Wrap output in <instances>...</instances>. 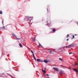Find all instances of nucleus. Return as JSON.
<instances>
[{"mask_svg": "<svg viewBox=\"0 0 78 78\" xmlns=\"http://www.w3.org/2000/svg\"><path fill=\"white\" fill-rule=\"evenodd\" d=\"M32 19V18L30 17H29L28 18H27V21H29L30 20V22H31V20Z\"/></svg>", "mask_w": 78, "mask_h": 78, "instance_id": "1", "label": "nucleus"}, {"mask_svg": "<svg viewBox=\"0 0 78 78\" xmlns=\"http://www.w3.org/2000/svg\"><path fill=\"white\" fill-rule=\"evenodd\" d=\"M53 69L57 72H59V69H58V68L53 67Z\"/></svg>", "mask_w": 78, "mask_h": 78, "instance_id": "2", "label": "nucleus"}, {"mask_svg": "<svg viewBox=\"0 0 78 78\" xmlns=\"http://www.w3.org/2000/svg\"><path fill=\"white\" fill-rule=\"evenodd\" d=\"M73 70L76 72H78V69H77L74 68L73 69Z\"/></svg>", "mask_w": 78, "mask_h": 78, "instance_id": "3", "label": "nucleus"}, {"mask_svg": "<svg viewBox=\"0 0 78 78\" xmlns=\"http://www.w3.org/2000/svg\"><path fill=\"white\" fill-rule=\"evenodd\" d=\"M12 35L13 36H14V37H16V39L17 40L20 39V38H17V37H16V35H15V34H12Z\"/></svg>", "mask_w": 78, "mask_h": 78, "instance_id": "4", "label": "nucleus"}, {"mask_svg": "<svg viewBox=\"0 0 78 78\" xmlns=\"http://www.w3.org/2000/svg\"><path fill=\"white\" fill-rule=\"evenodd\" d=\"M74 46H75V45L73 44H71L67 46V47H73Z\"/></svg>", "mask_w": 78, "mask_h": 78, "instance_id": "5", "label": "nucleus"}, {"mask_svg": "<svg viewBox=\"0 0 78 78\" xmlns=\"http://www.w3.org/2000/svg\"><path fill=\"white\" fill-rule=\"evenodd\" d=\"M59 73H60V75L61 76H62V73H63V72H62V71H60Z\"/></svg>", "mask_w": 78, "mask_h": 78, "instance_id": "6", "label": "nucleus"}, {"mask_svg": "<svg viewBox=\"0 0 78 78\" xmlns=\"http://www.w3.org/2000/svg\"><path fill=\"white\" fill-rule=\"evenodd\" d=\"M42 72H43V73H45L46 72V68H44V70H43V69H42Z\"/></svg>", "mask_w": 78, "mask_h": 78, "instance_id": "7", "label": "nucleus"}, {"mask_svg": "<svg viewBox=\"0 0 78 78\" xmlns=\"http://www.w3.org/2000/svg\"><path fill=\"white\" fill-rule=\"evenodd\" d=\"M61 51L62 52L63 51H65V49H64V48H61Z\"/></svg>", "mask_w": 78, "mask_h": 78, "instance_id": "8", "label": "nucleus"}, {"mask_svg": "<svg viewBox=\"0 0 78 78\" xmlns=\"http://www.w3.org/2000/svg\"><path fill=\"white\" fill-rule=\"evenodd\" d=\"M37 60L38 62H42V61H41V60L39 59H37Z\"/></svg>", "mask_w": 78, "mask_h": 78, "instance_id": "9", "label": "nucleus"}, {"mask_svg": "<svg viewBox=\"0 0 78 78\" xmlns=\"http://www.w3.org/2000/svg\"><path fill=\"white\" fill-rule=\"evenodd\" d=\"M44 62H45V63H48V62L47 61V60L44 59Z\"/></svg>", "mask_w": 78, "mask_h": 78, "instance_id": "10", "label": "nucleus"}, {"mask_svg": "<svg viewBox=\"0 0 78 78\" xmlns=\"http://www.w3.org/2000/svg\"><path fill=\"white\" fill-rule=\"evenodd\" d=\"M36 39H35V37H34L32 39V41L33 42H34Z\"/></svg>", "mask_w": 78, "mask_h": 78, "instance_id": "11", "label": "nucleus"}, {"mask_svg": "<svg viewBox=\"0 0 78 78\" xmlns=\"http://www.w3.org/2000/svg\"><path fill=\"white\" fill-rule=\"evenodd\" d=\"M19 45H20V47H23V46H22V44L20 43L19 44Z\"/></svg>", "mask_w": 78, "mask_h": 78, "instance_id": "12", "label": "nucleus"}, {"mask_svg": "<svg viewBox=\"0 0 78 78\" xmlns=\"http://www.w3.org/2000/svg\"><path fill=\"white\" fill-rule=\"evenodd\" d=\"M3 14V12H2V10L0 11V14Z\"/></svg>", "mask_w": 78, "mask_h": 78, "instance_id": "13", "label": "nucleus"}, {"mask_svg": "<svg viewBox=\"0 0 78 78\" xmlns=\"http://www.w3.org/2000/svg\"><path fill=\"white\" fill-rule=\"evenodd\" d=\"M52 31L53 32H55V31H56V29H53Z\"/></svg>", "mask_w": 78, "mask_h": 78, "instance_id": "14", "label": "nucleus"}, {"mask_svg": "<svg viewBox=\"0 0 78 78\" xmlns=\"http://www.w3.org/2000/svg\"><path fill=\"white\" fill-rule=\"evenodd\" d=\"M47 11H48V12L50 11V9H48V8H47Z\"/></svg>", "mask_w": 78, "mask_h": 78, "instance_id": "15", "label": "nucleus"}, {"mask_svg": "<svg viewBox=\"0 0 78 78\" xmlns=\"http://www.w3.org/2000/svg\"><path fill=\"white\" fill-rule=\"evenodd\" d=\"M3 22H4V20H2V25H4Z\"/></svg>", "mask_w": 78, "mask_h": 78, "instance_id": "16", "label": "nucleus"}, {"mask_svg": "<svg viewBox=\"0 0 78 78\" xmlns=\"http://www.w3.org/2000/svg\"><path fill=\"white\" fill-rule=\"evenodd\" d=\"M59 60H60V61H63V60H62V58H59Z\"/></svg>", "mask_w": 78, "mask_h": 78, "instance_id": "17", "label": "nucleus"}, {"mask_svg": "<svg viewBox=\"0 0 78 78\" xmlns=\"http://www.w3.org/2000/svg\"><path fill=\"white\" fill-rule=\"evenodd\" d=\"M53 53V51H50V54H51Z\"/></svg>", "mask_w": 78, "mask_h": 78, "instance_id": "18", "label": "nucleus"}, {"mask_svg": "<svg viewBox=\"0 0 78 78\" xmlns=\"http://www.w3.org/2000/svg\"><path fill=\"white\" fill-rule=\"evenodd\" d=\"M2 28V29H5V26H3Z\"/></svg>", "mask_w": 78, "mask_h": 78, "instance_id": "19", "label": "nucleus"}, {"mask_svg": "<svg viewBox=\"0 0 78 78\" xmlns=\"http://www.w3.org/2000/svg\"><path fill=\"white\" fill-rule=\"evenodd\" d=\"M33 57L34 58H35V57L34 56V53H33Z\"/></svg>", "mask_w": 78, "mask_h": 78, "instance_id": "20", "label": "nucleus"}, {"mask_svg": "<svg viewBox=\"0 0 78 78\" xmlns=\"http://www.w3.org/2000/svg\"><path fill=\"white\" fill-rule=\"evenodd\" d=\"M75 65L76 66H77L78 65V63H75Z\"/></svg>", "mask_w": 78, "mask_h": 78, "instance_id": "21", "label": "nucleus"}, {"mask_svg": "<svg viewBox=\"0 0 78 78\" xmlns=\"http://www.w3.org/2000/svg\"><path fill=\"white\" fill-rule=\"evenodd\" d=\"M66 47H68V48H71V46H66Z\"/></svg>", "mask_w": 78, "mask_h": 78, "instance_id": "22", "label": "nucleus"}, {"mask_svg": "<svg viewBox=\"0 0 78 78\" xmlns=\"http://www.w3.org/2000/svg\"><path fill=\"white\" fill-rule=\"evenodd\" d=\"M72 36L73 37V38H75V36L74 35H72Z\"/></svg>", "mask_w": 78, "mask_h": 78, "instance_id": "23", "label": "nucleus"}, {"mask_svg": "<svg viewBox=\"0 0 78 78\" xmlns=\"http://www.w3.org/2000/svg\"><path fill=\"white\" fill-rule=\"evenodd\" d=\"M69 55H70L71 54H72V52H71V53L69 52Z\"/></svg>", "mask_w": 78, "mask_h": 78, "instance_id": "24", "label": "nucleus"}, {"mask_svg": "<svg viewBox=\"0 0 78 78\" xmlns=\"http://www.w3.org/2000/svg\"><path fill=\"white\" fill-rule=\"evenodd\" d=\"M31 52H32V53H33V51H32V50H31Z\"/></svg>", "mask_w": 78, "mask_h": 78, "instance_id": "25", "label": "nucleus"}, {"mask_svg": "<svg viewBox=\"0 0 78 78\" xmlns=\"http://www.w3.org/2000/svg\"><path fill=\"white\" fill-rule=\"evenodd\" d=\"M67 37H68L69 36V34H68V35H67Z\"/></svg>", "mask_w": 78, "mask_h": 78, "instance_id": "26", "label": "nucleus"}, {"mask_svg": "<svg viewBox=\"0 0 78 78\" xmlns=\"http://www.w3.org/2000/svg\"><path fill=\"white\" fill-rule=\"evenodd\" d=\"M67 69H70V68H69L68 67H67Z\"/></svg>", "mask_w": 78, "mask_h": 78, "instance_id": "27", "label": "nucleus"}, {"mask_svg": "<svg viewBox=\"0 0 78 78\" xmlns=\"http://www.w3.org/2000/svg\"><path fill=\"white\" fill-rule=\"evenodd\" d=\"M34 59L35 61H36V58H34Z\"/></svg>", "mask_w": 78, "mask_h": 78, "instance_id": "28", "label": "nucleus"}, {"mask_svg": "<svg viewBox=\"0 0 78 78\" xmlns=\"http://www.w3.org/2000/svg\"><path fill=\"white\" fill-rule=\"evenodd\" d=\"M46 75H47V76H48L49 75H48V74H46Z\"/></svg>", "mask_w": 78, "mask_h": 78, "instance_id": "29", "label": "nucleus"}, {"mask_svg": "<svg viewBox=\"0 0 78 78\" xmlns=\"http://www.w3.org/2000/svg\"><path fill=\"white\" fill-rule=\"evenodd\" d=\"M53 66H55V65H53Z\"/></svg>", "mask_w": 78, "mask_h": 78, "instance_id": "30", "label": "nucleus"}, {"mask_svg": "<svg viewBox=\"0 0 78 78\" xmlns=\"http://www.w3.org/2000/svg\"><path fill=\"white\" fill-rule=\"evenodd\" d=\"M69 40V39H67V41H68Z\"/></svg>", "mask_w": 78, "mask_h": 78, "instance_id": "31", "label": "nucleus"}, {"mask_svg": "<svg viewBox=\"0 0 78 78\" xmlns=\"http://www.w3.org/2000/svg\"><path fill=\"white\" fill-rule=\"evenodd\" d=\"M26 47L27 48H28V47H27V46H26Z\"/></svg>", "mask_w": 78, "mask_h": 78, "instance_id": "32", "label": "nucleus"}, {"mask_svg": "<svg viewBox=\"0 0 78 78\" xmlns=\"http://www.w3.org/2000/svg\"><path fill=\"white\" fill-rule=\"evenodd\" d=\"M48 78H50L49 77H48Z\"/></svg>", "mask_w": 78, "mask_h": 78, "instance_id": "33", "label": "nucleus"}, {"mask_svg": "<svg viewBox=\"0 0 78 78\" xmlns=\"http://www.w3.org/2000/svg\"><path fill=\"white\" fill-rule=\"evenodd\" d=\"M29 50H30V48H29Z\"/></svg>", "mask_w": 78, "mask_h": 78, "instance_id": "34", "label": "nucleus"}, {"mask_svg": "<svg viewBox=\"0 0 78 78\" xmlns=\"http://www.w3.org/2000/svg\"><path fill=\"white\" fill-rule=\"evenodd\" d=\"M3 74H3V73L2 74V75Z\"/></svg>", "mask_w": 78, "mask_h": 78, "instance_id": "35", "label": "nucleus"}]
</instances>
